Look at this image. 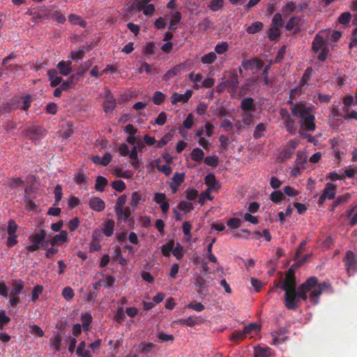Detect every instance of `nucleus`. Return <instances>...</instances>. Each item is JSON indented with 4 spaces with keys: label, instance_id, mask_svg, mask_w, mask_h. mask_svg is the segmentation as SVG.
<instances>
[{
    "label": "nucleus",
    "instance_id": "1",
    "mask_svg": "<svg viewBox=\"0 0 357 357\" xmlns=\"http://www.w3.org/2000/svg\"><path fill=\"white\" fill-rule=\"evenodd\" d=\"M331 287V285L328 282L324 281L319 283L318 278L316 276H311L295 290V300L293 301L292 305H287L285 300H284V305L288 310H297L299 307L300 301H305L307 299V294L309 291H311L310 295L311 302L317 305L319 303V298L324 291Z\"/></svg>",
    "mask_w": 357,
    "mask_h": 357
},
{
    "label": "nucleus",
    "instance_id": "2",
    "mask_svg": "<svg viewBox=\"0 0 357 357\" xmlns=\"http://www.w3.org/2000/svg\"><path fill=\"white\" fill-rule=\"evenodd\" d=\"M276 287L285 292L284 300H285L287 305H291L295 300V290L297 289L294 270L289 268L286 273L284 279L279 282Z\"/></svg>",
    "mask_w": 357,
    "mask_h": 357
},
{
    "label": "nucleus",
    "instance_id": "3",
    "mask_svg": "<svg viewBox=\"0 0 357 357\" xmlns=\"http://www.w3.org/2000/svg\"><path fill=\"white\" fill-rule=\"evenodd\" d=\"M45 231L43 229H40L39 232L34 234L31 237V243L26 247V249L29 252H35L40 248L45 243Z\"/></svg>",
    "mask_w": 357,
    "mask_h": 357
},
{
    "label": "nucleus",
    "instance_id": "4",
    "mask_svg": "<svg viewBox=\"0 0 357 357\" xmlns=\"http://www.w3.org/2000/svg\"><path fill=\"white\" fill-rule=\"evenodd\" d=\"M312 112V107H307L303 102H296L291 108V114L299 118L300 120L305 119Z\"/></svg>",
    "mask_w": 357,
    "mask_h": 357
},
{
    "label": "nucleus",
    "instance_id": "5",
    "mask_svg": "<svg viewBox=\"0 0 357 357\" xmlns=\"http://www.w3.org/2000/svg\"><path fill=\"white\" fill-rule=\"evenodd\" d=\"M337 185L332 183H327L326 187L321 195L318 203L323 205L326 199H333L335 197V190Z\"/></svg>",
    "mask_w": 357,
    "mask_h": 357
},
{
    "label": "nucleus",
    "instance_id": "6",
    "mask_svg": "<svg viewBox=\"0 0 357 357\" xmlns=\"http://www.w3.org/2000/svg\"><path fill=\"white\" fill-rule=\"evenodd\" d=\"M344 261L349 274L357 271V258L352 251H348L347 252Z\"/></svg>",
    "mask_w": 357,
    "mask_h": 357
},
{
    "label": "nucleus",
    "instance_id": "7",
    "mask_svg": "<svg viewBox=\"0 0 357 357\" xmlns=\"http://www.w3.org/2000/svg\"><path fill=\"white\" fill-rule=\"evenodd\" d=\"M204 319L200 317L190 316L186 319L181 318L175 320L174 322L176 324L183 326L193 327L196 325L202 324Z\"/></svg>",
    "mask_w": 357,
    "mask_h": 357
},
{
    "label": "nucleus",
    "instance_id": "8",
    "mask_svg": "<svg viewBox=\"0 0 357 357\" xmlns=\"http://www.w3.org/2000/svg\"><path fill=\"white\" fill-rule=\"evenodd\" d=\"M153 200L160 205L162 213L166 215L169 209V204L167 202L166 195L162 192H156L154 194Z\"/></svg>",
    "mask_w": 357,
    "mask_h": 357
},
{
    "label": "nucleus",
    "instance_id": "9",
    "mask_svg": "<svg viewBox=\"0 0 357 357\" xmlns=\"http://www.w3.org/2000/svg\"><path fill=\"white\" fill-rule=\"evenodd\" d=\"M46 131L42 129L39 126H31L28 128L25 131V135L27 137H29L33 141H37L45 135Z\"/></svg>",
    "mask_w": 357,
    "mask_h": 357
},
{
    "label": "nucleus",
    "instance_id": "10",
    "mask_svg": "<svg viewBox=\"0 0 357 357\" xmlns=\"http://www.w3.org/2000/svg\"><path fill=\"white\" fill-rule=\"evenodd\" d=\"M116 105V100L110 91L105 94V100L103 103L104 111L106 113L112 112Z\"/></svg>",
    "mask_w": 357,
    "mask_h": 357
},
{
    "label": "nucleus",
    "instance_id": "11",
    "mask_svg": "<svg viewBox=\"0 0 357 357\" xmlns=\"http://www.w3.org/2000/svg\"><path fill=\"white\" fill-rule=\"evenodd\" d=\"M192 91L188 90L185 93L180 94L174 92L171 97V102L172 105H176L178 102H187L190 98L192 96Z\"/></svg>",
    "mask_w": 357,
    "mask_h": 357
},
{
    "label": "nucleus",
    "instance_id": "12",
    "mask_svg": "<svg viewBox=\"0 0 357 357\" xmlns=\"http://www.w3.org/2000/svg\"><path fill=\"white\" fill-rule=\"evenodd\" d=\"M89 206L92 210L100 212L105 208V202L100 197H92L89 201Z\"/></svg>",
    "mask_w": 357,
    "mask_h": 357
},
{
    "label": "nucleus",
    "instance_id": "13",
    "mask_svg": "<svg viewBox=\"0 0 357 357\" xmlns=\"http://www.w3.org/2000/svg\"><path fill=\"white\" fill-rule=\"evenodd\" d=\"M314 121L315 116L310 114L305 119L299 120V123L301 124V127L304 128L305 130L314 131L316 129Z\"/></svg>",
    "mask_w": 357,
    "mask_h": 357
},
{
    "label": "nucleus",
    "instance_id": "14",
    "mask_svg": "<svg viewBox=\"0 0 357 357\" xmlns=\"http://www.w3.org/2000/svg\"><path fill=\"white\" fill-rule=\"evenodd\" d=\"M241 109L247 113H253L255 112V100L251 97L243 98L241 101Z\"/></svg>",
    "mask_w": 357,
    "mask_h": 357
},
{
    "label": "nucleus",
    "instance_id": "15",
    "mask_svg": "<svg viewBox=\"0 0 357 357\" xmlns=\"http://www.w3.org/2000/svg\"><path fill=\"white\" fill-rule=\"evenodd\" d=\"M239 81L238 76L236 73L229 75V77L222 83L226 88L231 89L233 91H236L238 87Z\"/></svg>",
    "mask_w": 357,
    "mask_h": 357
},
{
    "label": "nucleus",
    "instance_id": "16",
    "mask_svg": "<svg viewBox=\"0 0 357 357\" xmlns=\"http://www.w3.org/2000/svg\"><path fill=\"white\" fill-rule=\"evenodd\" d=\"M195 285L197 287V291L199 294L206 295L208 289L206 284V280L202 276H197L195 278Z\"/></svg>",
    "mask_w": 357,
    "mask_h": 357
},
{
    "label": "nucleus",
    "instance_id": "17",
    "mask_svg": "<svg viewBox=\"0 0 357 357\" xmlns=\"http://www.w3.org/2000/svg\"><path fill=\"white\" fill-rule=\"evenodd\" d=\"M204 183L208 186L207 190H217L219 188L218 183L213 174L210 173L204 178Z\"/></svg>",
    "mask_w": 357,
    "mask_h": 357
},
{
    "label": "nucleus",
    "instance_id": "18",
    "mask_svg": "<svg viewBox=\"0 0 357 357\" xmlns=\"http://www.w3.org/2000/svg\"><path fill=\"white\" fill-rule=\"evenodd\" d=\"M47 75L50 81V85L52 87L59 85L62 81V77L59 75V73L56 69L49 70L47 71Z\"/></svg>",
    "mask_w": 357,
    "mask_h": 357
},
{
    "label": "nucleus",
    "instance_id": "19",
    "mask_svg": "<svg viewBox=\"0 0 357 357\" xmlns=\"http://www.w3.org/2000/svg\"><path fill=\"white\" fill-rule=\"evenodd\" d=\"M24 287V282L22 280H13L12 281L11 294L13 296H16L21 294Z\"/></svg>",
    "mask_w": 357,
    "mask_h": 357
},
{
    "label": "nucleus",
    "instance_id": "20",
    "mask_svg": "<svg viewBox=\"0 0 357 357\" xmlns=\"http://www.w3.org/2000/svg\"><path fill=\"white\" fill-rule=\"evenodd\" d=\"M324 45H325V40H324V38L319 35H317L312 41V50L315 53H317L324 48L323 47Z\"/></svg>",
    "mask_w": 357,
    "mask_h": 357
},
{
    "label": "nucleus",
    "instance_id": "21",
    "mask_svg": "<svg viewBox=\"0 0 357 357\" xmlns=\"http://www.w3.org/2000/svg\"><path fill=\"white\" fill-rule=\"evenodd\" d=\"M281 12L284 17L290 15L293 13H296V2L293 1H288L282 8Z\"/></svg>",
    "mask_w": 357,
    "mask_h": 357
},
{
    "label": "nucleus",
    "instance_id": "22",
    "mask_svg": "<svg viewBox=\"0 0 357 357\" xmlns=\"http://www.w3.org/2000/svg\"><path fill=\"white\" fill-rule=\"evenodd\" d=\"M181 69H182L181 64L176 65L174 68L169 70L164 75L163 79L167 81V80L173 78L174 77L178 75L181 73Z\"/></svg>",
    "mask_w": 357,
    "mask_h": 357
},
{
    "label": "nucleus",
    "instance_id": "23",
    "mask_svg": "<svg viewBox=\"0 0 357 357\" xmlns=\"http://www.w3.org/2000/svg\"><path fill=\"white\" fill-rule=\"evenodd\" d=\"M271 349L269 347H255L254 357H270Z\"/></svg>",
    "mask_w": 357,
    "mask_h": 357
},
{
    "label": "nucleus",
    "instance_id": "24",
    "mask_svg": "<svg viewBox=\"0 0 357 357\" xmlns=\"http://www.w3.org/2000/svg\"><path fill=\"white\" fill-rule=\"evenodd\" d=\"M301 21V17L299 16H292L289 18L285 25V29L287 31H291L298 26Z\"/></svg>",
    "mask_w": 357,
    "mask_h": 357
},
{
    "label": "nucleus",
    "instance_id": "25",
    "mask_svg": "<svg viewBox=\"0 0 357 357\" xmlns=\"http://www.w3.org/2000/svg\"><path fill=\"white\" fill-rule=\"evenodd\" d=\"M67 239V232L66 231H62L59 234L55 235L50 241V244L52 245H59L61 243H63Z\"/></svg>",
    "mask_w": 357,
    "mask_h": 357
},
{
    "label": "nucleus",
    "instance_id": "26",
    "mask_svg": "<svg viewBox=\"0 0 357 357\" xmlns=\"http://www.w3.org/2000/svg\"><path fill=\"white\" fill-rule=\"evenodd\" d=\"M154 162L155 163V167L157 168V169L159 172H162L166 176H169L172 174V169L169 165L166 164L160 166L159 165L160 162V159H157Z\"/></svg>",
    "mask_w": 357,
    "mask_h": 357
},
{
    "label": "nucleus",
    "instance_id": "27",
    "mask_svg": "<svg viewBox=\"0 0 357 357\" xmlns=\"http://www.w3.org/2000/svg\"><path fill=\"white\" fill-rule=\"evenodd\" d=\"M68 21L70 24L79 25L82 28L85 27L86 24V22L80 16L74 14L68 15Z\"/></svg>",
    "mask_w": 357,
    "mask_h": 357
},
{
    "label": "nucleus",
    "instance_id": "28",
    "mask_svg": "<svg viewBox=\"0 0 357 357\" xmlns=\"http://www.w3.org/2000/svg\"><path fill=\"white\" fill-rule=\"evenodd\" d=\"M264 27V24L261 22H253L251 25H250L247 29L246 31L249 34H255L260 31Z\"/></svg>",
    "mask_w": 357,
    "mask_h": 357
},
{
    "label": "nucleus",
    "instance_id": "29",
    "mask_svg": "<svg viewBox=\"0 0 357 357\" xmlns=\"http://www.w3.org/2000/svg\"><path fill=\"white\" fill-rule=\"evenodd\" d=\"M204 156V151L199 148H195L191 152V158L197 162H202Z\"/></svg>",
    "mask_w": 357,
    "mask_h": 357
},
{
    "label": "nucleus",
    "instance_id": "30",
    "mask_svg": "<svg viewBox=\"0 0 357 357\" xmlns=\"http://www.w3.org/2000/svg\"><path fill=\"white\" fill-rule=\"evenodd\" d=\"M307 156L305 153L298 151L296 154V165L301 167L303 169H305L307 165Z\"/></svg>",
    "mask_w": 357,
    "mask_h": 357
},
{
    "label": "nucleus",
    "instance_id": "31",
    "mask_svg": "<svg viewBox=\"0 0 357 357\" xmlns=\"http://www.w3.org/2000/svg\"><path fill=\"white\" fill-rule=\"evenodd\" d=\"M85 342H81L76 349L77 355L80 357H91L90 351L89 350L85 349Z\"/></svg>",
    "mask_w": 357,
    "mask_h": 357
},
{
    "label": "nucleus",
    "instance_id": "32",
    "mask_svg": "<svg viewBox=\"0 0 357 357\" xmlns=\"http://www.w3.org/2000/svg\"><path fill=\"white\" fill-rule=\"evenodd\" d=\"M107 180L105 177L98 176L96 180L95 189L98 191L102 192L105 187L107 185Z\"/></svg>",
    "mask_w": 357,
    "mask_h": 357
},
{
    "label": "nucleus",
    "instance_id": "33",
    "mask_svg": "<svg viewBox=\"0 0 357 357\" xmlns=\"http://www.w3.org/2000/svg\"><path fill=\"white\" fill-rule=\"evenodd\" d=\"M114 225H115V222L113 220H107V222L105 224L104 229H103V233L106 236L109 237L113 234Z\"/></svg>",
    "mask_w": 357,
    "mask_h": 357
},
{
    "label": "nucleus",
    "instance_id": "34",
    "mask_svg": "<svg viewBox=\"0 0 357 357\" xmlns=\"http://www.w3.org/2000/svg\"><path fill=\"white\" fill-rule=\"evenodd\" d=\"M283 26V20L282 14L280 13H277L273 17L271 21V27H275L280 29Z\"/></svg>",
    "mask_w": 357,
    "mask_h": 357
},
{
    "label": "nucleus",
    "instance_id": "35",
    "mask_svg": "<svg viewBox=\"0 0 357 357\" xmlns=\"http://www.w3.org/2000/svg\"><path fill=\"white\" fill-rule=\"evenodd\" d=\"M115 212L118 219H121L123 217L125 221H126L131 215V210L129 207L126 208H118Z\"/></svg>",
    "mask_w": 357,
    "mask_h": 357
},
{
    "label": "nucleus",
    "instance_id": "36",
    "mask_svg": "<svg viewBox=\"0 0 357 357\" xmlns=\"http://www.w3.org/2000/svg\"><path fill=\"white\" fill-rule=\"evenodd\" d=\"M266 129V126L264 123L257 124L253 133V137L255 139L261 138L262 136H264V132H265Z\"/></svg>",
    "mask_w": 357,
    "mask_h": 357
},
{
    "label": "nucleus",
    "instance_id": "37",
    "mask_svg": "<svg viewBox=\"0 0 357 357\" xmlns=\"http://www.w3.org/2000/svg\"><path fill=\"white\" fill-rule=\"evenodd\" d=\"M174 246V240H171L166 244L162 245L161 252H162V255L165 257H169L171 252H172Z\"/></svg>",
    "mask_w": 357,
    "mask_h": 357
},
{
    "label": "nucleus",
    "instance_id": "38",
    "mask_svg": "<svg viewBox=\"0 0 357 357\" xmlns=\"http://www.w3.org/2000/svg\"><path fill=\"white\" fill-rule=\"evenodd\" d=\"M217 59V56L215 52H211L205 55H204L201 58V61L204 64H211L213 63L215 59Z\"/></svg>",
    "mask_w": 357,
    "mask_h": 357
},
{
    "label": "nucleus",
    "instance_id": "39",
    "mask_svg": "<svg viewBox=\"0 0 357 357\" xmlns=\"http://www.w3.org/2000/svg\"><path fill=\"white\" fill-rule=\"evenodd\" d=\"M224 6L223 0H212L208 7L213 12L220 10Z\"/></svg>",
    "mask_w": 357,
    "mask_h": 357
},
{
    "label": "nucleus",
    "instance_id": "40",
    "mask_svg": "<svg viewBox=\"0 0 357 357\" xmlns=\"http://www.w3.org/2000/svg\"><path fill=\"white\" fill-rule=\"evenodd\" d=\"M284 125L286 130L291 134H293L296 131L295 121L290 117L288 119L284 121Z\"/></svg>",
    "mask_w": 357,
    "mask_h": 357
},
{
    "label": "nucleus",
    "instance_id": "41",
    "mask_svg": "<svg viewBox=\"0 0 357 357\" xmlns=\"http://www.w3.org/2000/svg\"><path fill=\"white\" fill-rule=\"evenodd\" d=\"M280 29L275 27H271L268 31V37L271 41L277 40L280 37Z\"/></svg>",
    "mask_w": 357,
    "mask_h": 357
},
{
    "label": "nucleus",
    "instance_id": "42",
    "mask_svg": "<svg viewBox=\"0 0 357 357\" xmlns=\"http://www.w3.org/2000/svg\"><path fill=\"white\" fill-rule=\"evenodd\" d=\"M229 50V45L227 42H222L220 44H217L215 46L214 50L215 54H222L227 52Z\"/></svg>",
    "mask_w": 357,
    "mask_h": 357
},
{
    "label": "nucleus",
    "instance_id": "43",
    "mask_svg": "<svg viewBox=\"0 0 357 357\" xmlns=\"http://www.w3.org/2000/svg\"><path fill=\"white\" fill-rule=\"evenodd\" d=\"M17 228L18 225L14 220L10 219L8 220L6 231L9 236L16 234Z\"/></svg>",
    "mask_w": 357,
    "mask_h": 357
},
{
    "label": "nucleus",
    "instance_id": "44",
    "mask_svg": "<svg viewBox=\"0 0 357 357\" xmlns=\"http://www.w3.org/2000/svg\"><path fill=\"white\" fill-rule=\"evenodd\" d=\"M43 291V287L42 285L37 284L35 286L31 291V301L36 302L38 299L39 296L42 294Z\"/></svg>",
    "mask_w": 357,
    "mask_h": 357
},
{
    "label": "nucleus",
    "instance_id": "45",
    "mask_svg": "<svg viewBox=\"0 0 357 357\" xmlns=\"http://www.w3.org/2000/svg\"><path fill=\"white\" fill-rule=\"evenodd\" d=\"M165 98V95L161 91H157L153 96V102L156 105H161Z\"/></svg>",
    "mask_w": 357,
    "mask_h": 357
},
{
    "label": "nucleus",
    "instance_id": "46",
    "mask_svg": "<svg viewBox=\"0 0 357 357\" xmlns=\"http://www.w3.org/2000/svg\"><path fill=\"white\" fill-rule=\"evenodd\" d=\"M111 185L119 192H123L126 188L125 182L122 180H116L112 183Z\"/></svg>",
    "mask_w": 357,
    "mask_h": 357
},
{
    "label": "nucleus",
    "instance_id": "47",
    "mask_svg": "<svg viewBox=\"0 0 357 357\" xmlns=\"http://www.w3.org/2000/svg\"><path fill=\"white\" fill-rule=\"evenodd\" d=\"M247 337V335L243 333V329L242 331H234L231 337V340L232 341H242Z\"/></svg>",
    "mask_w": 357,
    "mask_h": 357
},
{
    "label": "nucleus",
    "instance_id": "48",
    "mask_svg": "<svg viewBox=\"0 0 357 357\" xmlns=\"http://www.w3.org/2000/svg\"><path fill=\"white\" fill-rule=\"evenodd\" d=\"M211 191L207 190L203 191L199 196L198 203L201 205H204L206 199L213 200V197L211 195Z\"/></svg>",
    "mask_w": 357,
    "mask_h": 357
},
{
    "label": "nucleus",
    "instance_id": "49",
    "mask_svg": "<svg viewBox=\"0 0 357 357\" xmlns=\"http://www.w3.org/2000/svg\"><path fill=\"white\" fill-rule=\"evenodd\" d=\"M82 328L84 331H88L89 328V326L92 321V317L89 314H82Z\"/></svg>",
    "mask_w": 357,
    "mask_h": 357
},
{
    "label": "nucleus",
    "instance_id": "50",
    "mask_svg": "<svg viewBox=\"0 0 357 357\" xmlns=\"http://www.w3.org/2000/svg\"><path fill=\"white\" fill-rule=\"evenodd\" d=\"M204 162L206 165L215 167L218 165V158L215 155L207 156L204 158Z\"/></svg>",
    "mask_w": 357,
    "mask_h": 357
},
{
    "label": "nucleus",
    "instance_id": "51",
    "mask_svg": "<svg viewBox=\"0 0 357 357\" xmlns=\"http://www.w3.org/2000/svg\"><path fill=\"white\" fill-rule=\"evenodd\" d=\"M177 207L179 210L183 211L185 213L190 212L194 208L192 203H188L185 201L181 202Z\"/></svg>",
    "mask_w": 357,
    "mask_h": 357
},
{
    "label": "nucleus",
    "instance_id": "52",
    "mask_svg": "<svg viewBox=\"0 0 357 357\" xmlns=\"http://www.w3.org/2000/svg\"><path fill=\"white\" fill-rule=\"evenodd\" d=\"M187 307L189 309H192L197 312H202L205 309L204 305L202 303L197 302L196 301H193L190 302L187 305Z\"/></svg>",
    "mask_w": 357,
    "mask_h": 357
},
{
    "label": "nucleus",
    "instance_id": "53",
    "mask_svg": "<svg viewBox=\"0 0 357 357\" xmlns=\"http://www.w3.org/2000/svg\"><path fill=\"white\" fill-rule=\"evenodd\" d=\"M284 198L283 193L281 191L275 190L271 194V200L274 203H278Z\"/></svg>",
    "mask_w": 357,
    "mask_h": 357
},
{
    "label": "nucleus",
    "instance_id": "54",
    "mask_svg": "<svg viewBox=\"0 0 357 357\" xmlns=\"http://www.w3.org/2000/svg\"><path fill=\"white\" fill-rule=\"evenodd\" d=\"M73 179L77 184L86 183L88 177L82 172H78L74 174Z\"/></svg>",
    "mask_w": 357,
    "mask_h": 357
},
{
    "label": "nucleus",
    "instance_id": "55",
    "mask_svg": "<svg viewBox=\"0 0 357 357\" xmlns=\"http://www.w3.org/2000/svg\"><path fill=\"white\" fill-rule=\"evenodd\" d=\"M351 19V15L349 12H345L342 13L338 17V22L341 24H347L349 23Z\"/></svg>",
    "mask_w": 357,
    "mask_h": 357
},
{
    "label": "nucleus",
    "instance_id": "56",
    "mask_svg": "<svg viewBox=\"0 0 357 357\" xmlns=\"http://www.w3.org/2000/svg\"><path fill=\"white\" fill-rule=\"evenodd\" d=\"M142 199V196L137 191H135L132 193L130 205L132 207H136L139 204V201Z\"/></svg>",
    "mask_w": 357,
    "mask_h": 357
},
{
    "label": "nucleus",
    "instance_id": "57",
    "mask_svg": "<svg viewBox=\"0 0 357 357\" xmlns=\"http://www.w3.org/2000/svg\"><path fill=\"white\" fill-rule=\"evenodd\" d=\"M172 253L178 260L181 259V258L183 257V247L181 245L180 243H177L176 247L174 246Z\"/></svg>",
    "mask_w": 357,
    "mask_h": 357
},
{
    "label": "nucleus",
    "instance_id": "58",
    "mask_svg": "<svg viewBox=\"0 0 357 357\" xmlns=\"http://www.w3.org/2000/svg\"><path fill=\"white\" fill-rule=\"evenodd\" d=\"M85 53H86L85 48L83 47L82 49H79L77 51L73 52L71 53V58L74 61L80 60L84 56Z\"/></svg>",
    "mask_w": 357,
    "mask_h": 357
},
{
    "label": "nucleus",
    "instance_id": "59",
    "mask_svg": "<svg viewBox=\"0 0 357 357\" xmlns=\"http://www.w3.org/2000/svg\"><path fill=\"white\" fill-rule=\"evenodd\" d=\"M156 47L153 43H146L144 50V54H153L155 52Z\"/></svg>",
    "mask_w": 357,
    "mask_h": 357
},
{
    "label": "nucleus",
    "instance_id": "60",
    "mask_svg": "<svg viewBox=\"0 0 357 357\" xmlns=\"http://www.w3.org/2000/svg\"><path fill=\"white\" fill-rule=\"evenodd\" d=\"M31 103V96L26 95L25 97L23 98V100L22 102V105L20 106V108L24 111H26L30 107Z\"/></svg>",
    "mask_w": 357,
    "mask_h": 357
},
{
    "label": "nucleus",
    "instance_id": "61",
    "mask_svg": "<svg viewBox=\"0 0 357 357\" xmlns=\"http://www.w3.org/2000/svg\"><path fill=\"white\" fill-rule=\"evenodd\" d=\"M241 220L240 219L233 218L227 221V225L231 229H237L241 227Z\"/></svg>",
    "mask_w": 357,
    "mask_h": 357
},
{
    "label": "nucleus",
    "instance_id": "62",
    "mask_svg": "<svg viewBox=\"0 0 357 357\" xmlns=\"http://www.w3.org/2000/svg\"><path fill=\"white\" fill-rule=\"evenodd\" d=\"M259 329V326L257 324L252 323L244 326L243 333L247 335H251L253 331H257Z\"/></svg>",
    "mask_w": 357,
    "mask_h": 357
},
{
    "label": "nucleus",
    "instance_id": "63",
    "mask_svg": "<svg viewBox=\"0 0 357 357\" xmlns=\"http://www.w3.org/2000/svg\"><path fill=\"white\" fill-rule=\"evenodd\" d=\"M61 340V335L59 332H54L53 335V347L56 350H59Z\"/></svg>",
    "mask_w": 357,
    "mask_h": 357
},
{
    "label": "nucleus",
    "instance_id": "64",
    "mask_svg": "<svg viewBox=\"0 0 357 357\" xmlns=\"http://www.w3.org/2000/svg\"><path fill=\"white\" fill-rule=\"evenodd\" d=\"M79 225V220L77 217L73 218L68 222V230L70 231H75Z\"/></svg>",
    "mask_w": 357,
    "mask_h": 357
}]
</instances>
